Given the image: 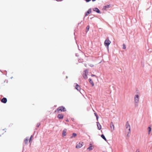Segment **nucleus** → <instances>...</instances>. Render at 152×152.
<instances>
[{"label":"nucleus","mask_w":152,"mask_h":152,"mask_svg":"<svg viewBox=\"0 0 152 152\" xmlns=\"http://www.w3.org/2000/svg\"><path fill=\"white\" fill-rule=\"evenodd\" d=\"M126 129H128L129 132H128V133L130 132V126L129 123L128 121H127L126 123Z\"/></svg>","instance_id":"nucleus-5"},{"label":"nucleus","mask_w":152,"mask_h":152,"mask_svg":"<svg viewBox=\"0 0 152 152\" xmlns=\"http://www.w3.org/2000/svg\"><path fill=\"white\" fill-rule=\"evenodd\" d=\"M136 152H140V151L139 150H137L136 151Z\"/></svg>","instance_id":"nucleus-30"},{"label":"nucleus","mask_w":152,"mask_h":152,"mask_svg":"<svg viewBox=\"0 0 152 152\" xmlns=\"http://www.w3.org/2000/svg\"><path fill=\"white\" fill-rule=\"evenodd\" d=\"M40 123H38L37 125V127H39V126H40Z\"/></svg>","instance_id":"nucleus-23"},{"label":"nucleus","mask_w":152,"mask_h":152,"mask_svg":"<svg viewBox=\"0 0 152 152\" xmlns=\"http://www.w3.org/2000/svg\"><path fill=\"white\" fill-rule=\"evenodd\" d=\"M83 142H82L81 143L80 142L77 145L76 148H79L83 146Z\"/></svg>","instance_id":"nucleus-8"},{"label":"nucleus","mask_w":152,"mask_h":152,"mask_svg":"<svg viewBox=\"0 0 152 152\" xmlns=\"http://www.w3.org/2000/svg\"><path fill=\"white\" fill-rule=\"evenodd\" d=\"M139 101V96L138 95H136L134 97V102L135 105L137 106V105Z\"/></svg>","instance_id":"nucleus-2"},{"label":"nucleus","mask_w":152,"mask_h":152,"mask_svg":"<svg viewBox=\"0 0 152 152\" xmlns=\"http://www.w3.org/2000/svg\"><path fill=\"white\" fill-rule=\"evenodd\" d=\"M123 48L124 49H126V46L125 44H123Z\"/></svg>","instance_id":"nucleus-22"},{"label":"nucleus","mask_w":152,"mask_h":152,"mask_svg":"<svg viewBox=\"0 0 152 152\" xmlns=\"http://www.w3.org/2000/svg\"><path fill=\"white\" fill-rule=\"evenodd\" d=\"M96 0H92L93 1H95Z\"/></svg>","instance_id":"nucleus-31"},{"label":"nucleus","mask_w":152,"mask_h":152,"mask_svg":"<svg viewBox=\"0 0 152 152\" xmlns=\"http://www.w3.org/2000/svg\"><path fill=\"white\" fill-rule=\"evenodd\" d=\"M66 109L64 107L62 106L58 107L55 110V113L57 112L58 113H59L60 111L61 112H64L66 111Z\"/></svg>","instance_id":"nucleus-1"},{"label":"nucleus","mask_w":152,"mask_h":152,"mask_svg":"<svg viewBox=\"0 0 152 152\" xmlns=\"http://www.w3.org/2000/svg\"><path fill=\"white\" fill-rule=\"evenodd\" d=\"M109 5H107L105 6H104V8L105 9H106V8H109Z\"/></svg>","instance_id":"nucleus-24"},{"label":"nucleus","mask_w":152,"mask_h":152,"mask_svg":"<svg viewBox=\"0 0 152 152\" xmlns=\"http://www.w3.org/2000/svg\"><path fill=\"white\" fill-rule=\"evenodd\" d=\"M101 137L104 139L105 141H107V139L105 138V136L103 134H102L101 136Z\"/></svg>","instance_id":"nucleus-17"},{"label":"nucleus","mask_w":152,"mask_h":152,"mask_svg":"<svg viewBox=\"0 0 152 152\" xmlns=\"http://www.w3.org/2000/svg\"><path fill=\"white\" fill-rule=\"evenodd\" d=\"M151 128L150 127H149L148 128V134H150L151 131Z\"/></svg>","instance_id":"nucleus-18"},{"label":"nucleus","mask_w":152,"mask_h":152,"mask_svg":"<svg viewBox=\"0 0 152 152\" xmlns=\"http://www.w3.org/2000/svg\"><path fill=\"white\" fill-rule=\"evenodd\" d=\"M89 25L87 26V27H86V32H88L89 30Z\"/></svg>","instance_id":"nucleus-20"},{"label":"nucleus","mask_w":152,"mask_h":152,"mask_svg":"<svg viewBox=\"0 0 152 152\" xmlns=\"http://www.w3.org/2000/svg\"><path fill=\"white\" fill-rule=\"evenodd\" d=\"M92 149H93L92 148V146H90L89 147H88L87 148V149L89 151H91V150H92Z\"/></svg>","instance_id":"nucleus-21"},{"label":"nucleus","mask_w":152,"mask_h":152,"mask_svg":"<svg viewBox=\"0 0 152 152\" xmlns=\"http://www.w3.org/2000/svg\"><path fill=\"white\" fill-rule=\"evenodd\" d=\"M88 73V71L87 70H86L84 71L83 75L84 79H86L87 78V75Z\"/></svg>","instance_id":"nucleus-4"},{"label":"nucleus","mask_w":152,"mask_h":152,"mask_svg":"<svg viewBox=\"0 0 152 152\" xmlns=\"http://www.w3.org/2000/svg\"><path fill=\"white\" fill-rule=\"evenodd\" d=\"M33 137V135H31L30 137V138H32Z\"/></svg>","instance_id":"nucleus-29"},{"label":"nucleus","mask_w":152,"mask_h":152,"mask_svg":"<svg viewBox=\"0 0 152 152\" xmlns=\"http://www.w3.org/2000/svg\"><path fill=\"white\" fill-rule=\"evenodd\" d=\"M93 11L95 12H96L98 13H100V11L97 8H95L93 9Z\"/></svg>","instance_id":"nucleus-11"},{"label":"nucleus","mask_w":152,"mask_h":152,"mask_svg":"<svg viewBox=\"0 0 152 152\" xmlns=\"http://www.w3.org/2000/svg\"><path fill=\"white\" fill-rule=\"evenodd\" d=\"M65 73H64V72H63V74H65Z\"/></svg>","instance_id":"nucleus-33"},{"label":"nucleus","mask_w":152,"mask_h":152,"mask_svg":"<svg viewBox=\"0 0 152 152\" xmlns=\"http://www.w3.org/2000/svg\"><path fill=\"white\" fill-rule=\"evenodd\" d=\"M89 81L90 83L92 85V86H94V83L93 81L91 79L89 78Z\"/></svg>","instance_id":"nucleus-15"},{"label":"nucleus","mask_w":152,"mask_h":152,"mask_svg":"<svg viewBox=\"0 0 152 152\" xmlns=\"http://www.w3.org/2000/svg\"><path fill=\"white\" fill-rule=\"evenodd\" d=\"M110 126L112 130H114V126L113 123V122H111L110 124Z\"/></svg>","instance_id":"nucleus-10"},{"label":"nucleus","mask_w":152,"mask_h":152,"mask_svg":"<svg viewBox=\"0 0 152 152\" xmlns=\"http://www.w3.org/2000/svg\"><path fill=\"white\" fill-rule=\"evenodd\" d=\"M77 135V134L75 133H73L72 134V135L71 137V138H72L73 137H75Z\"/></svg>","instance_id":"nucleus-19"},{"label":"nucleus","mask_w":152,"mask_h":152,"mask_svg":"<svg viewBox=\"0 0 152 152\" xmlns=\"http://www.w3.org/2000/svg\"><path fill=\"white\" fill-rule=\"evenodd\" d=\"M91 13V9H89L85 13V16H86Z\"/></svg>","instance_id":"nucleus-7"},{"label":"nucleus","mask_w":152,"mask_h":152,"mask_svg":"<svg viewBox=\"0 0 152 152\" xmlns=\"http://www.w3.org/2000/svg\"><path fill=\"white\" fill-rule=\"evenodd\" d=\"M28 140V138H27L26 139H24V142L25 144H27Z\"/></svg>","instance_id":"nucleus-16"},{"label":"nucleus","mask_w":152,"mask_h":152,"mask_svg":"<svg viewBox=\"0 0 152 152\" xmlns=\"http://www.w3.org/2000/svg\"><path fill=\"white\" fill-rule=\"evenodd\" d=\"M5 72H6V73L7 72L5 70Z\"/></svg>","instance_id":"nucleus-34"},{"label":"nucleus","mask_w":152,"mask_h":152,"mask_svg":"<svg viewBox=\"0 0 152 152\" xmlns=\"http://www.w3.org/2000/svg\"><path fill=\"white\" fill-rule=\"evenodd\" d=\"M12 78H13V77H11V79H12Z\"/></svg>","instance_id":"nucleus-32"},{"label":"nucleus","mask_w":152,"mask_h":152,"mask_svg":"<svg viewBox=\"0 0 152 152\" xmlns=\"http://www.w3.org/2000/svg\"><path fill=\"white\" fill-rule=\"evenodd\" d=\"M31 140H32V138H31L30 137V139H29V142H30L31 141Z\"/></svg>","instance_id":"nucleus-26"},{"label":"nucleus","mask_w":152,"mask_h":152,"mask_svg":"<svg viewBox=\"0 0 152 152\" xmlns=\"http://www.w3.org/2000/svg\"><path fill=\"white\" fill-rule=\"evenodd\" d=\"M66 129H65L63 131L62 136L63 137L65 136L66 135Z\"/></svg>","instance_id":"nucleus-12"},{"label":"nucleus","mask_w":152,"mask_h":152,"mask_svg":"<svg viewBox=\"0 0 152 152\" xmlns=\"http://www.w3.org/2000/svg\"><path fill=\"white\" fill-rule=\"evenodd\" d=\"M1 102L4 104L6 103L7 102V99L5 97H3L1 100Z\"/></svg>","instance_id":"nucleus-9"},{"label":"nucleus","mask_w":152,"mask_h":152,"mask_svg":"<svg viewBox=\"0 0 152 152\" xmlns=\"http://www.w3.org/2000/svg\"><path fill=\"white\" fill-rule=\"evenodd\" d=\"M91 0H86V1L87 2H88L89 1H90Z\"/></svg>","instance_id":"nucleus-27"},{"label":"nucleus","mask_w":152,"mask_h":152,"mask_svg":"<svg viewBox=\"0 0 152 152\" xmlns=\"http://www.w3.org/2000/svg\"><path fill=\"white\" fill-rule=\"evenodd\" d=\"M97 126L98 129L100 130L102 128V126L100 124L99 122H97Z\"/></svg>","instance_id":"nucleus-13"},{"label":"nucleus","mask_w":152,"mask_h":152,"mask_svg":"<svg viewBox=\"0 0 152 152\" xmlns=\"http://www.w3.org/2000/svg\"><path fill=\"white\" fill-rule=\"evenodd\" d=\"M64 115L63 114L61 113L58 115L57 117L59 119H62L64 118Z\"/></svg>","instance_id":"nucleus-6"},{"label":"nucleus","mask_w":152,"mask_h":152,"mask_svg":"<svg viewBox=\"0 0 152 152\" xmlns=\"http://www.w3.org/2000/svg\"><path fill=\"white\" fill-rule=\"evenodd\" d=\"M91 76L92 77H94V76H96L92 74L91 75Z\"/></svg>","instance_id":"nucleus-28"},{"label":"nucleus","mask_w":152,"mask_h":152,"mask_svg":"<svg viewBox=\"0 0 152 152\" xmlns=\"http://www.w3.org/2000/svg\"><path fill=\"white\" fill-rule=\"evenodd\" d=\"M94 114L96 116V119L97 120L98 119V116L97 115V114L96 113H94Z\"/></svg>","instance_id":"nucleus-25"},{"label":"nucleus","mask_w":152,"mask_h":152,"mask_svg":"<svg viewBox=\"0 0 152 152\" xmlns=\"http://www.w3.org/2000/svg\"><path fill=\"white\" fill-rule=\"evenodd\" d=\"M111 42L110 41L109 39H107L104 42V45L106 46H107L108 48V47L109 45L110 44Z\"/></svg>","instance_id":"nucleus-3"},{"label":"nucleus","mask_w":152,"mask_h":152,"mask_svg":"<svg viewBox=\"0 0 152 152\" xmlns=\"http://www.w3.org/2000/svg\"><path fill=\"white\" fill-rule=\"evenodd\" d=\"M0 71H1V72H2V71H1V70H0Z\"/></svg>","instance_id":"nucleus-35"},{"label":"nucleus","mask_w":152,"mask_h":152,"mask_svg":"<svg viewBox=\"0 0 152 152\" xmlns=\"http://www.w3.org/2000/svg\"><path fill=\"white\" fill-rule=\"evenodd\" d=\"M80 86L76 83L75 86V89L77 90L78 91H80Z\"/></svg>","instance_id":"nucleus-14"}]
</instances>
